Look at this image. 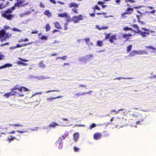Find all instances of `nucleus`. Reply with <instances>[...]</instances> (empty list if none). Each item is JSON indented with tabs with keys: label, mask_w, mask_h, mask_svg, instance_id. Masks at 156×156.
<instances>
[{
	"label": "nucleus",
	"mask_w": 156,
	"mask_h": 156,
	"mask_svg": "<svg viewBox=\"0 0 156 156\" xmlns=\"http://www.w3.org/2000/svg\"><path fill=\"white\" fill-rule=\"evenodd\" d=\"M15 9L14 7H12L11 9H8L5 12L2 13V17L6 18L9 20H11L14 17V15L11 14L12 11Z\"/></svg>",
	"instance_id": "nucleus-1"
},
{
	"label": "nucleus",
	"mask_w": 156,
	"mask_h": 156,
	"mask_svg": "<svg viewBox=\"0 0 156 156\" xmlns=\"http://www.w3.org/2000/svg\"><path fill=\"white\" fill-rule=\"evenodd\" d=\"M8 33H6L4 30L0 31V39L2 42L9 36Z\"/></svg>",
	"instance_id": "nucleus-2"
},
{
	"label": "nucleus",
	"mask_w": 156,
	"mask_h": 156,
	"mask_svg": "<svg viewBox=\"0 0 156 156\" xmlns=\"http://www.w3.org/2000/svg\"><path fill=\"white\" fill-rule=\"evenodd\" d=\"M83 16L80 15L78 16H75L73 17V20L71 21H74L75 23H78L79 22V20H83Z\"/></svg>",
	"instance_id": "nucleus-3"
},
{
	"label": "nucleus",
	"mask_w": 156,
	"mask_h": 156,
	"mask_svg": "<svg viewBox=\"0 0 156 156\" xmlns=\"http://www.w3.org/2000/svg\"><path fill=\"white\" fill-rule=\"evenodd\" d=\"M58 16L61 17H65L67 21H70V18L68 14L66 12L58 14Z\"/></svg>",
	"instance_id": "nucleus-4"
},
{
	"label": "nucleus",
	"mask_w": 156,
	"mask_h": 156,
	"mask_svg": "<svg viewBox=\"0 0 156 156\" xmlns=\"http://www.w3.org/2000/svg\"><path fill=\"white\" fill-rule=\"evenodd\" d=\"M109 38V41L111 43H114V41L116 40V36L115 35H113L111 36H109V35H108V36L106 37V38Z\"/></svg>",
	"instance_id": "nucleus-5"
},
{
	"label": "nucleus",
	"mask_w": 156,
	"mask_h": 156,
	"mask_svg": "<svg viewBox=\"0 0 156 156\" xmlns=\"http://www.w3.org/2000/svg\"><path fill=\"white\" fill-rule=\"evenodd\" d=\"M137 31L143 37H147V35L149 34V32H143L142 31L140 30L139 29L137 30Z\"/></svg>",
	"instance_id": "nucleus-6"
},
{
	"label": "nucleus",
	"mask_w": 156,
	"mask_h": 156,
	"mask_svg": "<svg viewBox=\"0 0 156 156\" xmlns=\"http://www.w3.org/2000/svg\"><path fill=\"white\" fill-rule=\"evenodd\" d=\"M101 137V134L99 133H95L94 135V138L95 140L100 139Z\"/></svg>",
	"instance_id": "nucleus-7"
},
{
	"label": "nucleus",
	"mask_w": 156,
	"mask_h": 156,
	"mask_svg": "<svg viewBox=\"0 0 156 156\" xmlns=\"http://www.w3.org/2000/svg\"><path fill=\"white\" fill-rule=\"evenodd\" d=\"M133 8H128L127 9V11L128 12L131 11V12H123L121 14V15L122 16L125 17V15H127V14H131V12H133Z\"/></svg>",
	"instance_id": "nucleus-8"
},
{
	"label": "nucleus",
	"mask_w": 156,
	"mask_h": 156,
	"mask_svg": "<svg viewBox=\"0 0 156 156\" xmlns=\"http://www.w3.org/2000/svg\"><path fill=\"white\" fill-rule=\"evenodd\" d=\"M79 133L76 132L73 134V139L74 141H76L78 140L79 138Z\"/></svg>",
	"instance_id": "nucleus-9"
},
{
	"label": "nucleus",
	"mask_w": 156,
	"mask_h": 156,
	"mask_svg": "<svg viewBox=\"0 0 156 156\" xmlns=\"http://www.w3.org/2000/svg\"><path fill=\"white\" fill-rule=\"evenodd\" d=\"M68 5L70 8H72L73 7L78 8V4L73 2L69 3L68 4Z\"/></svg>",
	"instance_id": "nucleus-10"
},
{
	"label": "nucleus",
	"mask_w": 156,
	"mask_h": 156,
	"mask_svg": "<svg viewBox=\"0 0 156 156\" xmlns=\"http://www.w3.org/2000/svg\"><path fill=\"white\" fill-rule=\"evenodd\" d=\"M8 2H7L5 3H2L0 4V9H2L6 7L8 5Z\"/></svg>",
	"instance_id": "nucleus-11"
},
{
	"label": "nucleus",
	"mask_w": 156,
	"mask_h": 156,
	"mask_svg": "<svg viewBox=\"0 0 156 156\" xmlns=\"http://www.w3.org/2000/svg\"><path fill=\"white\" fill-rule=\"evenodd\" d=\"M78 61H81L84 62V63H86L87 60L85 57V56H83L80 57L78 59Z\"/></svg>",
	"instance_id": "nucleus-12"
},
{
	"label": "nucleus",
	"mask_w": 156,
	"mask_h": 156,
	"mask_svg": "<svg viewBox=\"0 0 156 156\" xmlns=\"http://www.w3.org/2000/svg\"><path fill=\"white\" fill-rule=\"evenodd\" d=\"M136 55H137V51L135 50H133L129 54V56H133Z\"/></svg>",
	"instance_id": "nucleus-13"
},
{
	"label": "nucleus",
	"mask_w": 156,
	"mask_h": 156,
	"mask_svg": "<svg viewBox=\"0 0 156 156\" xmlns=\"http://www.w3.org/2000/svg\"><path fill=\"white\" fill-rule=\"evenodd\" d=\"M96 27L99 30H101L102 29H105L108 28V27L107 26L106 27H104L103 26L102 27H101L99 26V25H96Z\"/></svg>",
	"instance_id": "nucleus-14"
},
{
	"label": "nucleus",
	"mask_w": 156,
	"mask_h": 156,
	"mask_svg": "<svg viewBox=\"0 0 156 156\" xmlns=\"http://www.w3.org/2000/svg\"><path fill=\"white\" fill-rule=\"evenodd\" d=\"M12 65L10 64H5L4 66H3L0 67V69L5 68L7 67H12Z\"/></svg>",
	"instance_id": "nucleus-15"
},
{
	"label": "nucleus",
	"mask_w": 156,
	"mask_h": 156,
	"mask_svg": "<svg viewBox=\"0 0 156 156\" xmlns=\"http://www.w3.org/2000/svg\"><path fill=\"white\" fill-rule=\"evenodd\" d=\"M44 14L45 15H47L48 17H51L52 16V14L48 10L46 11Z\"/></svg>",
	"instance_id": "nucleus-16"
},
{
	"label": "nucleus",
	"mask_w": 156,
	"mask_h": 156,
	"mask_svg": "<svg viewBox=\"0 0 156 156\" xmlns=\"http://www.w3.org/2000/svg\"><path fill=\"white\" fill-rule=\"evenodd\" d=\"M58 124H57L53 122L51 124L49 125H48V127H54V128L56 126H58Z\"/></svg>",
	"instance_id": "nucleus-17"
},
{
	"label": "nucleus",
	"mask_w": 156,
	"mask_h": 156,
	"mask_svg": "<svg viewBox=\"0 0 156 156\" xmlns=\"http://www.w3.org/2000/svg\"><path fill=\"white\" fill-rule=\"evenodd\" d=\"M60 41H57L56 40H55L52 43V44H53V46H56V47H58V46L57 45V44L59 43H60Z\"/></svg>",
	"instance_id": "nucleus-18"
},
{
	"label": "nucleus",
	"mask_w": 156,
	"mask_h": 156,
	"mask_svg": "<svg viewBox=\"0 0 156 156\" xmlns=\"http://www.w3.org/2000/svg\"><path fill=\"white\" fill-rule=\"evenodd\" d=\"M37 79L38 80H42L44 79H50L49 77H45L44 76H41L39 77H37Z\"/></svg>",
	"instance_id": "nucleus-19"
},
{
	"label": "nucleus",
	"mask_w": 156,
	"mask_h": 156,
	"mask_svg": "<svg viewBox=\"0 0 156 156\" xmlns=\"http://www.w3.org/2000/svg\"><path fill=\"white\" fill-rule=\"evenodd\" d=\"M55 27L57 28L58 29H60L61 28V27L60 26V25L58 22H56L55 23Z\"/></svg>",
	"instance_id": "nucleus-20"
},
{
	"label": "nucleus",
	"mask_w": 156,
	"mask_h": 156,
	"mask_svg": "<svg viewBox=\"0 0 156 156\" xmlns=\"http://www.w3.org/2000/svg\"><path fill=\"white\" fill-rule=\"evenodd\" d=\"M132 36V35L131 34H123L122 35V36L124 38H126L127 37H131Z\"/></svg>",
	"instance_id": "nucleus-21"
},
{
	"label": "nucleus",
	"mask_w": 156,
	"mask_h": 156,
	"mask_svg": "<svg viewBox=\"0 0 156 156\" xmlns=\"http://www.w3.org/2000/svg\"><path fill=\"white\" fill-rule=\"evenodd\" d=\"M67 56L66 55H64L62 57H58L57 58H56V60L58 59H61L63 60H66L67 59Z\"/></svg>",
	"instance_id": "nucleus-22"
},
{
	"label": "nucleus",
	"mask_w": 156,
	"mask_h": 156,
	"mask_svg": "<svg viewBox=\"0 0 156 156\" xmlns=\"http://www.w3.org/2000/svg\"><path fill=\"white\" fill-rule=\"evenodd\" d=\"M94 55L92 54H90L87 55L85 56V57L87 60V59H90V58L93 57Z\"/></svg>",
	"instance_id": "nucleus-23"
},
{
	"label": "nucleus",
	"mask_w": 156,
	"mask_h": 156,
	"mask_svg": "<svg viewBox=\"0 0 156 156\" xmlns=\"http://www.w3.org/2000/svg\"><path fill=\"white\" fill-rule=\"evenodd\" d=\"M103 44V41H98L97 43V46L101 47Z\"/></svg>",
	"instance_id": "nucleus-24"
},
{
	"label": "nucleus",
	"mask_w": 156,
	"mask_h": 156,
	"mask_svg": "<svg viewBox=\"0 0 156 156\" xmlns=\"http://www.w3.org/2000/svg\"><path fill=\"white\" fill-rule=\"evenodd\" d=\"M45 28H46V31H48L50 30L51 27L49 25V24H47V25L45 27Z\"/></svg>",
	"instance_id": "nucleus-25"
},
{
	"label": "nucleus",
	"mask_w": 156,
	"mask_h": 156,
	"mask_svg": "<svg viewBox=\"0 0 156 156\" xmlns=\"http://www.w3.org/2000/svg\"><path fill=\"white\" fill-rule=\"evenodd\" d=\"M137 55H141L144 53H145L146 54V53L144 51L140 50L139 51H137Z\"/></svg>",
	"instance_id": "nucleus-26"
},
{
	"label": "nucleus",
	"mask_w": 156,
	"mask_h": 156,
	"mask_svg": "<svg viewBox=\"0 0 156 156\" xmlns=\"http://www.w3.org/2000/svg\"><path fill=\"white\" fill-rule=\"evenodd\" d=\"M39 38L40 39H41V40H48V37H47L44 36V35H42L41 37H39Z\"/></svg>",
	"instance_id": "nucleus-27"
},
{
	"label": "nucleus",
	"mask_w": 156,
	"mask_h": 156,
	"mask_svg": "<svg viewBox=\"0 0 156 156\" xmlns=\"http://www.w3.org/2000/svg\"><path fill=\"white\" fill-rule=\"evenodd\" d=\"M39 66L40 67H41L42 68H44L45 67V65L42 62H41L39 64Z\"/></svg>",
	"instance_id": "nucleus-28"
},
{
	"label": "nucleus",
	"mask_w": 156,
	"mask_h": 156,
	"mask_svg": "<svg viewBox=\"0 0 156 156\" xmlns=\"http://www.w3.org/2000/svg\"><path fill=\"white\" fill-rule=\"evenodd\" d=\"M132 45H131L128 46L127 48V52H129L130 51L131 49Z\"/></svg>",
	"instance_id": "nucleus-29"
},
{
	"label": "nucleus",
	"mask_w": 156,
	"mask_h": 156,
	"mask_svg": "<svg viewBox=\"0 0 156 156\" xmlns=\"http://www.w3.org/2000/svg\"><path fill=\"white\" fill-rule=\"evenodd\" d=\"M84 95V92L81 93L80 92H79L76 94L75 95L77 96H79L80 95Z\"/></svg>",
	"instance_id": "nucleus-30"
},
{
	"label": "nucleus",
	"mask_w": 156,
	"mask_h": 156,
	"mask_svg": "<svg viewBox=\"0 0 156 156\" xmlns=\"http://www.w3.org/2000/svg\"><path fill=\"white\" fill-rule=\"evenodd\" d=\"M22 88H23V91L24 92L29 91H30V90L28 89L27 88H26L24 87H22Z\"/></svg>",
	"instance_id": "nucleus-31"
},
{
	"label": "nucleus",
	"mask_w": 156,
	"mask_h": 156,
	"mask_svg": "<svg viewBox=\"0 0 156 156\" xmlns=\"http://www.w3.org/2000/svg\"><path fill=\"white\" fill-rule=\"evenodd\" d=\"M122 109H120L118 111H116L115 110H112L111 112L110 113H111V114H112L113 113V112H115L117 114V113L119 111H122Z\"/></svg>",
	"instance_id": "nucleus-32"
},
{
	"label": "nucleus",
	"mask_w": 156,
	"mask_h": 156,
	"mask_svg": "<svg viewBox=\"0 0 156 156\" xmlns=\"http://www.w3.org/2000/svg\"><path fill=\"white\" fill-rule=\"evenodd\" d=\"M61 97L60 96H59L58 97H57V98H47V100L48 101H49L50 100H52L53 99H55V98H61Z\"/></svg>",
	"instance_id": "nucleus-33"
},
{
	"label": "nucleus",
	"mask_w": 156,
	"mask_h": 156,
	"mask_svg": "<svg viewBox=\"0 0 156 156\" xmlns=\"http://www.w3.org/2000/svg\"><path fill=\"white\" fill-rule=\"evenodd\" d=\"M146 48H150V49H152V50H156V48L153 47H151V46H147L146 47Z\"/></svg>",
	"instance_id": "nucleus-34"
},
{
	"label": "nucleus",
	"mask_w": 156,
	"mask_h": 156,
	"mask_svg": "<svg viewBox=\"0 0 156 156\" xmlns=\"http://www.w3.org/2000/svg\"><path fill=\"white\" fill-rule=\"evenodd\" d=\"M33 43V42H30L28 43V44H22V46H27V45H30L32 44Z\"/></svg>",
	"instance_id": "nucleus-35"
},
{
	"label": "nucleus",
	"mask_w": 156,
	"mask_h": 156,
	"mask_svg": "<svg viewBox=\"0 0 156 156\" xmlns=\"http://www.w3.org/2000/svg\"><path fill=\"white\" fill-rule=\"evenodd\" d=\"M72 11L73 12H74L75 13H78L77 10L76 8H73L72 9Z\"/></svg>",
	"instance_id": "nucleus-36"
},
{
	"label": "nucleus",
	"mask_w": 156,
	"mask_h": 156,
	"mask_svg": "<svg viewBox=\"0 0 156 156\" xmlns=\"http://www.w3.org/2000/svg\"><path fill=\"white\" fill-rule=\"evenodd\" d=\"M10 96L9 93H8L5 94L4 96L7 98H8Z\"/></svg>",
	"instance_id": "nucleus-37"
},
{
	"label": "nucleus",
	"mask_w": 156,
	"mask_h": 156,
	"mask_svg": "<svg viewBox=\"0 0 156 156\" xmlns=\"http://www.w3.org/2000/svg\"><path fill=\"white\" fill-rule=\"evenodd\" d=\"M132 30V28H129L128 27H124L123 28V30H125V31H127V30Z\"/></svg>",
	"instance_id": "nucleus-38"
},
{
	"label": "nucleus",
	"mask_w": 156,
	"mask_h": 156,
	"mask_svg": "<svg viewBox=\"0 0 156 156\" xmlns=\"http://www.w3.org/2000/svg\"><path fill=\"white\" fill-rule=\"evenodd\" d=\"M96 126V124H92L90 126V128L91 129L93 128L94 127Z\"/></svg>",
	"instance_id": "nucleus-39"
},
{
	"label": "nucleus",
	"mask_w": 156,
	"mask_h": 156,
	"mask_svg": "<svg viewBox=\"0 0 156 156\" xmlns=\"http://www.w3.org/2000/svg\"><path fill=\"white\" fill-rule=\"evenodd\" d=\"M16 92L15 91H12L9 93L10 95H14Z\"/></svg>",
	"instance_id": "nucleus-40"
},
{
	"label": "nucleus",
	"mask_w": 156,
	"mask_h": 156,
	"mask_svg": "<svg viewBox=\"0 0 156 156\" xmlns=\"http://www.w3.org/2000/svg\"><path fill=\"white\" fill-rule=\"evenodd\" d=\"M62 120H64V121H66V124H68V123H69V120L63 118V119H62Z\"/></svg>",
	"instance_id": "nucleus-41"
},
{
	"label": "nucleus",
	"mask_w": 156,
	"mask_h": 156,
	"mask_svg": "<svg viewBox=\"0 0 156 156\" xmlns=\"http://www.w3.org/2000/svg\"><path fill=\"white\" fill-rule=\"evenodd\" d=\"M12 30L14 31H19V32H21V30H19L18 29H17L16 28L14 27L12 29Z\"/></svg>",
	"instance_id": "nucleus-42"
},
{
	"label": "nucleus",
	"mask_w": 156,
	"mask_h": 156,
	"mask_svg": "<svg viewBox=\"0 0 156 156\" xmlns=\"http://www.w3.org/2000/svg\"><path fill=\"white\" fill-rule=\"evenodd\" d=\"M90 38H87L85 39V41L86 44L90 41Z\"/></svg>",
	"instance_id": "nucleus-43"
},
{
	"label": "nucleus",
	"mask_w": 156,
	"mask_h": 156,
	"mask_svg": "<svg viewBox=\"0 0 156 156\" xmlns=\"http://www.w3.org/2000/svg\"><path fill=\"white\" fill-rule=\"evenodd\" d=\"M18 88L19 87H18V86L16 85L14 87H13L12 90H18Z\"/></svg>",
	"instance_id": "nucleus-44"
},
{
	"label": "nucleus",
	"mask_w": 156,
	"mask_h": 156,
	"mask_svg": "<svg viewBox=\"0 0 156 156\" xmlns=\"http://www.w3.org/2000/svg\"><path fill=\"white\" fill-rule=\"evenodd\" d=\"M38 33V31L37 30H34L31 32L32 34H37Z\"/></svg>",
	"instance_id": "nucleus-45"
},
{
	"label": "nucleus",
	"mask_w": 156,
	"mask_h": 156,
	"mask_svg": "<svg viewBox=\"0 0 156 156\" xmlns=\"http://www.w3.org/2000/svg\"><path fill=\"white\" fill-rule=\"evenodd\" d=\"M74 151L75 152H77L79 151V149L76 147H74Z\"/></svg>",
	"instance_id": "nucleus-46"
},
{
	"label": "nucleus",
	"mask_w": 156,
	"mask_h": 156,
	"mask_svg": "<svg viewBox=\"0 0 156 156\" xmlns=\"http://www.w3.org/2000/svg\"><path fill=\"white\" fill-rule=\"evenodd\" d=\"M67 23H65L64 24V30H66L67 29Z\"/></svg>",
	"instance_id": "nucleus-47"
},
{
	"label": "nucleus",
	"mask_w": 156,
	"mask_h": 156,
	"mask_svg": "<svg viewBox=\"0 0 156 156\" xmlns=\"http://www.w3.org/2000/svg\"><path fill=\"white\" fill-rule=\"evenodd\" d=\"M53 91H59V90H49V91H47L45 92V93H48V92H53Z\"/></svg>",
	"instance_id": "nucleus-48"
},
{
	"label": "nucleus",
	"mask_w": 156,
	"mask_h": 156,
	"mask_svg": "<svg viewBox=\"0 0 156 156\" xmlns=\"http://www.w3.org/2000/svg\"><path fill=\"white\" fill-rule=\"evenodd\" d=\"M128 78H124V77H118V78H117L115 79H118L119 80H120L121 79H127Z\"/></svg>",
	"instance_id": "nucleus-49"
},
{
	"label": "nucleus",
	"mask_w": 156,
	"mask_h": 156,
	"mask_svg": "<svg viewBox=\"0 0 156 156\" xmlns=\"http://www.w3.org/2000/svg\"><path fill=\"white\" fill-rule=\"evenodd\" d=\"M87 45H88L89 46H90V45H93V43L89 41L88 43L87 44Z\"/></svg>",
	"instance_id": "nucleus-50"
},
{
	"label": "nucleus",
	"mask_w": 156,
	"mask_h": 156,
	"mask_svg": "<svg viewBox=\"0 0 156 156\" xmlns=\"http://www.w3.org/2000/svg\"><path fill=\"white\" fill-rule=\"evenodd\" d=\"M26 15V14H25V13H20V17H23L24 16Z\"/></svg>",
	"instance_id": "nucleus-51"
},
{
	"label": "nucleus",
	"mask_w": 156,
	"mask_h": 156,
	"mask_svg": "<svg viewBox=\"0 0 156 156\" xmlns=\"http://www.w3.org/2000/svg\"><path fill=\"white\" fill-rule=\"evenodd\" d=\"M79 87H85L86 86L83 84H80L79 85Z\"/></svg>",
	"instance_id": "nucleus-52"
},
{
	"label": "nucleus",
	"mask_w": 156,
	"mask_h": 156,
	"mask_svg": "<svg viewBox=\"0 0 156 156\" xmlns=\"http://www.w3.org/2000/svg\"><path fill=\"white\" fill-rule=\"evenodd\" d=\"M22 86L20 87H19L18 89V90L20 92H22L23 91V88H22Z\"/></svg>",
	"instance_id": "nucleus-53"
},
{
	"label": "nucleus",
	"mask_w": 156,
	"mask_h": 156,
	"mask_svg": "<svg viewBox=\"0 0 156 156\" xmlns=\"http://www.w3.org/2000/svg\"><path fill=\"white\" fill-rule=\"evenodd\" d=\"M141 29L144 30H145L146 31L149 32V29H147L145 28L142 27L141 28Z\"/></svg>",
	"instance_id": "nucleus-54"
},
{
	"label": "nucleus",
	"mask_w": 156,
	"mask_h": 156,
	"mask_svg": "<svg viewBox=\"0 0 156 156\" xmlns=\"http://www.w3.org/2000/svg\"><path fill=\"white\" fill-rule=\"evenodd\" d=\"M13 125L15 126H22V125H20L19 124H13V125Z\"/></svg>",
	"instance_id": "nucleus-55"
},
{
	"label": "nucleus",
	"mask_w": 156,
	"mask_h": 156,
	"mask_svg": "<svg viewBox=\"0 0 156 156\" xmlns=\"http://www.w3.org/2000/svg\"><path fill=\"white\" fill-rule=\"evenodd\" d=\"M92 92V90H89L88 92H84V95H85L86 94H90V93Z\"/></svg>",
	"instance_id": "nucleus-56"
},
{
	"label": "nucleus",
	"mask_w": 156,
	"mask_h": 156,
	"mask_svg": "<svg viewBox=\"0 0 156 156\" xmlns=\"http://www.w3.org/2000/svg\"><path fill=\"white\" fill-rule=\"evenodd\" d=\"M132 26L134 28H136L137 29V30H138V29H139L138 28V26L136 25H133Z\"/></svg>",
	"instance_id": "nucleus-57"
},
{
	"label": "nucleus",
	"mask_w": 156,
	"mask_h": 156,
	"mask_svg": "<svg viewBox=\"0 0 156 156\" xmlns=\"http://www.w3.org/2000/svg\"><path fill=\"white\" fill-rule=\"evenodd\" d=\"M16 131L17 132H19V133H24V132H27V130H26V131H20V130H17Z\"/></svg>",
	"instance_id": "nucleus-58"
},
{
	"label": "nucleus",
	"mask_w": 156,
	"mask_h": 156,
	"mask_svg": "<svg viewBox=\"0 0 156 156\" xmlns=\"http://www.w3.org/2000/svg\"><path fill=\"white\" fill-rule=\"evenodd\" d=\"M95 9H98V10H100V8L97 5H95L94 7Z\"/></svg>",
	"instance_id": "nucleus-59"
},
{
	"label": "nucleus",
	"mask_w": 156,
	"mask_h": 156,
	"mask_svg": "<svg viewBox=\"0 0 156 156\" xmlns=\"http://www.w3.org/2000/svg\"><path fill=\"white\" fill-rule=\"evenodd\" d=\"M131 115L133 117H134V118H137L138 117V115L135 114Z\"/></svg>",
	"instance_id": "nucleus-60"
},
{
	"label": "nucleus",
	"mask_w": 156,
	"mask_h": 156,
	"mask_svg": "<svg viewBox=\"0 0 156 156\" xmlns=\"http://www.w3.org/2000/svg\"><path fill=\"white\" fill-rule=\"evenodd\" d=\"M30 13H31V12H30V11H27L25 12V14H26V15H28L29 14H30Z\"/></svg>",
	"instance_id": "nucleus-61"
},
{
	"label": "nucleus",
	"mask_w": 156,
	"mask_h": 156,
	"mask_svg": "<svg viewBox=\"0 0 156 156\" xmlns=\"http://www.w3.org/2000/svg\"><path fill=\"white\" fill-rule=\"evenodd\" d=\"M19 59H20V60H21L22 61H25V62H28V60L23 59L21 58H19Z\"/></svg>",
	"instance_id": "nucleus-62"
},
{
	"label": "nucleus",
	"mask_w": 156,
	"mask_h": 156,
	"mask_svg": "<svg viewBox=\"0 0 156 156\" xmlns=\"http://www.w3.org/2000/svg\"><path fill=\"white\" fill-rule=\"evenodd\" d=\"M50 1L53 4H55L56 2L54 0H50Z\"/></svg>",
	"instance_id": "nucleus-63"
},
{
	"label": "nucleus",
	"mask_w": 156,
	"mask_h": 156,
	"mask_svg": "<svg viewBox=\"0 0 156 156\" xmlns=\"http://www.w3.org/2000/svg\"><path fill=\"white\" fill-rule=\"evenodd\" d=\"M65 136L66 137H67L69 135V133L68 132H66L65 133Z\"/></svg>",
	"instance_id": "nucleus-64"
}]
</instances>
